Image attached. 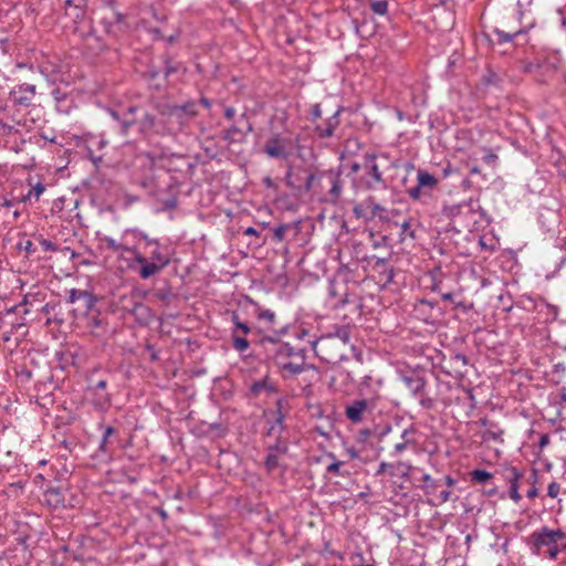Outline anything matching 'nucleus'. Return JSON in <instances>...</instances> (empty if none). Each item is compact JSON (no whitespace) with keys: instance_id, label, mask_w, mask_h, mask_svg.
<instances>
[{"instance_id":"e2e57ef3","label":"nucleus","mask_w":566,"mask_h":566,"mask_svg":"<svg viewBox=\"0 0 566 566\" xmlns=\"http://www.w3.org/2000/svg\"><path fill=\"white\" fill-rule=\"evenodd\" d=\"M549 443V436L547 433L542 434L538 441V447L541 449L545 448Z\"/></svg>"},{"instance_id":"f704fd0d","label":"nucleus","mask_w":566,"mask_h":566,"mask_svg":"<svg viewBox=\"0 0 566 566\" xmlns=\"http://www.w3.org/2000/svg\"><path fill=\"white\" fill-rule=\"evenodd\" d=\"M492 478V474L485 470H473L471 472V481L475 482V483H485L486 481H489L490 479Z\"/></svg>"},{"instance_id":"bb28decb","label":"nucleus","mask_w":566,"mask_h":566,"mask_svg":"<svg viewBox=\"0 0 566 566\" xmlns=\"http://www.w3.org/2000/svg\"><path fill=\"white\" fill-rule=\"evenodd\" d=\"M329 337H333L339 340V345L346 349V347L350 345V335L349 331L346 327H338L335 333L327 334Z\"/></svg>"},{"instance_id":"473e14b6","label":"nucleus","mask_w":566,"mask_h":566,"mask_svg":"<svg viewBox=\"0 0 566 566\" xmlns=\"http://www.w3.org/2000/svg\"><path fill=\"white\" fill-rule=\"evenodd\" d=\"M370 10L379 15H385L388 12V1L387 0H371L370 1Z\"/></svg>"},{"instance_id":"dca6fc26","label":"nucleus","mask_w":566,"mask_h":566,"mask_svg":"<svg viewBox=\"0 0 566 566\" xmlns=\"http://www.w3.org/2000/svg\"><path fill=\"white\" fill-rule=\"evenodd\" d=\"M165 176L168 178V181L166 182V188L169 195L166 199H161V202L164 210L170 211L176 209L178 203V181L175 177L168 174H165Z\"/></svg>"},{"instance_id":"c756f323","label":"nucleus","mask_w":566,"mask_h":566,"mask_svg":"<svg viewBox=\"0 0 566 566\" xmlns=\"http://www.w3.org/2000/svg\"><path fill=\"white\" fill-rule=\"evenodd\" d=\"M494 33L497 35V43L502 44V43L511 42L514 38L521 35V34L526 33V30L525 29H518V30L513 31V32H505V31H502L500 29H495Z\"/></svg>"},{"instance_id":"ddd939ff","label":"nucleus","mask_w":566,"mask_h":566,"mask_svg":"<svg viewBox=\"0 0 566 566\" xmlns=\"http://www.w3.org/2000/svg\"><path fill=\"white\" fill-rule=\"evenodd\" d=\"M263 151L272 158L287 159L290 157L285 140L281 139L279 136L270 138L264 145Z\"/></svg>"},{"instance_id":"393cba45","label":"nucleus","mask_w":566,"mask_h":566,"mask_svg":"<svg viewBox=\"0 0 566 566\" xmlns=\"http://www.w3.org/2000/svg\"><path fill=\"white\" fill-rule=\"evenodd\" d=\"M155 109L165 119L166 123L174 124V120H175L174 104L156 103Z\"/></svg>"},{"instance_id":"e433bc0d","label":"nucleus","mask_w":566,"mask_h":566,"mask_svg":"<svg viewBox=\"0 0 566 566\" xmlns=\"http://www.w3.org/2000/svg\"><path fill=\"white\" fill-rule=\"evenodd\" d=\"M45 186L41 182H38L35 186H33L25 197H23L22 201L31 200V198H34L35 200H39L41 195L44 192Z\"/></svg>"},{"instance_id":"603ef678","label":"nucleus","mask_w":566,"mask_h":566,"mask_svg":"<svg viewBox=\"0 0 566 566\" xmlns=\"http://www.w3.org/2000/svg\"><path fill=\"white\" fill-rule=\"evenodd\" d=\"M407 193L412 200H419L422 193V188L417 184V186L409 188Z\"/></svg>"},{"instance_id":"cd10ccee","label":"nucleus","mask_w":566,"mask_h":566,"mask_svg":"<svg viewBox=\"0 0 566 566\" xmlns=\"http://www.w3.org/2000/svg\"><path fill=\"white\" fill-rule=\"evenodd\" d=\"M65 14L72 18L75 23L81 22L85 18V1H78V4L72 7V10L66 8Z\"/></svg>"},{"instance_id":"f8f14e48","label":"nucleus","mask_w":566,"mask_h":566,"mask_svg":"<svg viewBox=\"0 0 566 566\" xmlns=\"http://www.w3.org/2000/svg\"><path fill=\"white\" fill-rule=\"evenodd\" d=\"M376 155L375 154H366L364 156V167L367 169V174L371 177L373 180L367 181V187L369 189L376 188L378 185H382L384 178L382 174L376 164Z\"/></svg>"},{"instance_id":"0e129e2a","label":"nucleus","mask_w":566,"mask_h":566,"mask_svg":"<svg viewBox=\"0 0 566 566\" xmlns=\"http://www.w3.org/2000/svg\"><path fill=\"white\" fill-rule=\"evenodd\" d=\"M237 328L240 329L243 334H249L251 332V328L247 323H237Z\"/></svg>"},{"instance_id":"2eb2a0df","label":"nucleus","mask_w":566,"mask_h":566,"mask_svg":"<svg viewBox=\"0 0 566 566\" xmlns=\"http://www.w3.org/2000/svg\"><path fill=\"white\" fill-rule=\"evenodd\" d=\"M368 401L366 399H357L345 407V416L353 423H359L363 420L364 412L368 409Z\"/></svg>"},{"instance_id":"f3484780","label":"nucleus","mask_w":566,"mask_h":566,"mask_svg":"<svg viewBox=\"0 0 566 566\" xmlns=\"http://www.w3.org/2000/svg\"><path fill=\"white\" fill-rule=\"evenodd\" d=\"M126 310L135 317L136 322L142 326H147L151 319V310L142 302H133L130 308Z\"/></svg>"},{"instance_id":"72a5a7b5","label":"nucleus","mask_w":566,"mask_h":566,"mask_svg":"<svg viewBox=\"0 0 566 566\" xmlns=\"http://www.w3.org/2000/svg\"><path fill=\"white\" fill-rule=\"evenodd\" d=\"M503 433H504V431L499 428H490V429L485 430L481 437H482L483 441L494 440V441L502 442L503 440L501 439V436Z\"/></svg>"},{"instance_id":"052dcab7","label":"nucleus","mask_w":566,"mask_h":566,"mask_svg":"<svg viewBox=\"0 0 566 566\" xmlns=\"http://www.w3.org/2000/svg\"><path fill=\"white\" fill-rule=\"evenodd\" d=\"M140 239L145 241L146 247H148V248H151V247H154V245H156V244H158V243H159V241H158L157 239H151V238H149V237H148L147 234H145V233H143V234L140 235Z\"/></svg>"},{"instance_id":"49530a36","label":"nucleus","mask_w":566,"mask_h":566,"mask_svg":"<svg viewBox=\"0 0 566 566\" xmlns=\"http://www.w3.org/2000/svg\"><path fill=\"white\" fill-rule=\"evenodd\" d=\"M179 64L172 63L171 59L167 57L165 60V76L168 77L169 75L178 72Z\"/></svg>"},{"instance_id":"7ed1b4c3","label":"nucleus","mask_w":566,"mask_h":566,"mask_svg":"<svg viewBox=\"0 0 566 566\" xmlns=\"http://www.w3.org/2000/svg\"><path fill=\"white\" fill-rule=\"evenodd\" d=\"M106 112L113 119L115 128H117L123 136H127L129 129L135 124H138V129L143 135L153 130L156 124V117L147 112L137 120L135 116L137 106H128L119 109L107 108Z\"/></svg>"},{"instance_id":"0eeeda50","label":"nucleus","mask_w":566,"mask_h":566,"mask_svg":"<svg viewBox=\"0 0 566 566\" xmlns=\"http://www.w3.org/2000/svg\"><path fill=\"white\" fill-rule=\"evenodd\" d=\"M67 491L69 488L65 484L50 482L43 492L44 503L53 510L65 509V495Z\"/></svg>"},{"instance_id":"c9c22d12","label":"nucleus","mask_w":566,"mask_h":566,"mask_svg":"<svg viewBox=\"0 0 566 566\" xmlns=\"http://www.w3.org/2000/svg\"><path fill=\"white\" fill-rule=\"evenodd\" d=\"M52 95L56 102V107L59 111L67 113L69 107H64V102L67 101V95L65 93H62L60 88H55L52 92Z\"/></svg>"},{"instance_id":"a18cd8bd","label":"nucleus","mask_w":566,"mask_h":566,"mask_svg":"<svg viewBox=\"0 0 566 566\" xmlns=\"http://www.w3.org/2000/svg\"><path fill=\"white\" fill-rule=\"evenodd\" d=\"M290 229L289 224H281L274 230L273 238L276 242H282L285 237V232Z\"/></svg>"},{"instance_id":"09e8293b","label":"nucleus","mask_w":566,"mask_h":566,"mask_svg":"<svg viewBox=\"0 0 566 566\" xmlns=\"http://www.w3.org/2000/svg\"><path fill=\"white\" fill-rule=\"evenodd\" d=\"M38 240L44 251L54 252L57 250L56 244H54L52 241L43 238L42 235H39Z\"/></svg>"},{"instance_id":"c85d7f7f","label":"nucleus","mask_w":566,"mask_h":566,"mask_svg":"<svg viewBox=\"0 0 566 566\" xmlns=\"http://www.w3.org/2000/svg\"><path fill=\"white\" fill-rule=\"evenodd\" d=\"M268 453H275L276 455L286 454L289 452V443L282 438H275L274 443L268 446Z\"/></svg>"},{"instance_id":"338daca9","label":"nucleus","mask_w":566,"mask_h":566,"mask_svg":"<svg viewBox=\"0 0 566 566\" xmlns=\"http://www.w3.org/2000/svg\"><path fill=\"white\" fill-rule=\"evenodd\" d=\"M125 18H126L125 14H123L120 12H114L113 13V19L118 24L124 23Z\"/></svg>"},{"instance_id":"6e6d98bb","label":"nucleus","mask_w":566,"mask_h":566,"mask_svg":"<svg viewBox=\"0 0 566 566\" xmlns=\"http://www.w3.org/2000/svg\"><path fill=\"white\" fill-rule=\"evenodd\" d=\"M419 396L421 397L419 402L422 406V408L431 409L433 407V399H431L428 396H424L423 392Z\"/></svg>"},{"instance_id":"de8ad7c7","label":"nucleus","mask_w":566,"mask_h":566,"mask_svg":"<svg viewBox=\"0 0 566 566\" xmlns=\"http://www.w3.org/2000/svg\"><path fill=\"white\" fill-rule=\"evenodd\" d=\"M258 318L273 324L275 322V314L270 310H262L258 313Z\"/></svg>"},{"instance_id":"412c9836","label":"nucleus","mask_w":566,"mask_h":566,"mask_svg":"<svg viewBox=\"0 0 566 566\" xmlns=\"http://www.w3.org/2000/svg\"><path fill=\"white\" fill-rule=\"evenodd\" d=\"M85 317L87 318V327L91 329L92 334L101 336L106 332V322L101 317L98 311L95 310V312Z\"/></svg>"},{"instance_id":"5701e85b","label":"nucleus","mask_w":566,"mask_h":566,"mask_svg":"<svg viewBox=\"0 0 566 566\" xmlns=\"http://www.w3.org/2000/svg\"><path fill=\"white\" fill-rule=\"evenodd\" d=\"M417 179H418V185L419 187H421L422 189L423 188H434L439 180L432 176L431 174H429L427 170H423V169H419L417 171Z\"/></svg>"},{"instance_id":"1a4fd4ad","label":"nucleus","mask_w":566,"mask_h":566,"mask_svg":"<svg viewBox=\"0 0 566 566\" xmlns=\"http://www.w3.org/2000/svg\"><path fill=\"white\" fill-rule=\"evenodd\" d=\"M282 409H283V403H282V400L279 399L275 403V409L269 411V415L272 416V419L270 420L271 424L266 431L268 437H274V438L282 437V434L285 430V426H284L285 415L283 413Z\"/></svg>"},{"instance_id":"f257e3e1","label":"nucleus","mask_w":566,"mask_h":566,"mask_svg":"<svg viewBox=\"0 0 566 566\" xmlns=\"http://www.w3.org/2000/svg\"><path fill=\"white\" fill-rule=\"evenodd\" d=\"M260 345L264 348L266 358L274 361L285 378L306 370L307 348L292 346L290 343H282L271 336L262 337Z\"/></svg>"},{"instance_id":"aec40b11","label":"nucleus","mask_w":566,"mask_h":566,"mask_svg":"<svg viewBox=\"0 0 566 566\" xmlns=\"http://www.w3.org/2000/svg\"><path fill=\"white\" fill-rule=\"evenodd\" d=\"M241 120H244L245 122V129L247 132H243L242 128L238 127V126H231L226 133H224V136H223V139L229 142V143H234V142H238V140H241L243 139V137L252 132V125L251 123L248 120L247 118V114L243 113L241 115Z\"/></svg>"},{"instance_id":"4468645a","label":"nucleus","mask_w":566,"mask_h":566,"mask_svg":"<svg viewBox=\"0 0 566 566\" xmlns=\"http://www.w3.org/2000/svg\"><path fill=\"white\" fill-rule=\"evenodd\" d=\"M373 259L375 260L373 269L378 273L379 283L384 286L389 285L394 280L395 271L388 266V258L373 256Z\"/></svg>"},{"instance_id":"bf43d9fd","label":"nucleus","mask_w":566,"mask_h":566,"mask_svg":"<svg viewBox=\"0 0 566 566\" xmlns=\"http://www.w3.org/2000/svg\"><path fill=\"white\" fill-rule=\"evenodd\" d=\"M452 360L455 363V364H461L462 366H467L468 365V357L464 355V354H455L453 357H452Z\"/></svg>"},{"instance_id":"a19ab883","label":"nucleus","mask_w":566,"mask_h":566,"mask_svg":"<svg viewBox=\"0 0 566 566\" xmlns=\"http://www.w3.org/2000/svg\"><path fill=\"white\" fill-rule=\"evenodd\" d=\"M280 465L279 455L275 453H268L264 460V467L269 473L273 472Z\"/></svg>"},{"instance_id":"4d7b16f0","label":"nucleus","mask_w":566,"mask_h":566,"mask_svg":"<svg viewBox=\"0 0 566 566\" xmlns=\"http://www.w3.org/2000/svg\"><path fill=\"white\" fill-rule=\"evenodd\" d=\"M482 160L489 166H494L497 161V156L493 153H488L483 156Z\"/></svg>"},{"instance_id":"680f3d73","label":"nucleus","mask_w":566,"mask_h":566,"mask_svg":"<svg viewBox=\"0 0 566 566\" xmlns=\"http://www.w3.org/2000/svg\"><path fill=\"white\" fill-rule=\"evenodd\" d=\"M392 465L387 463V462H381L376 471V475H381L384 474L389 468H391Z\"/></svg>"},{"instance_id":"7c9ffc66","label":"nucleus","mask_w":566,"mask_h":566,"mask_svg":"<svg viewBox=\"0 0 566 566\" xmlns=\"http://www.w3.org/2000/svg\"><path fill=\"white\" fill-rule=\"evenodd\" d=\"M471 205H472V202L469 201V202H463V203H459V205H452L449 207H444L443 213L448 217L453 218V217L460 214L463 209H468V210L472 211L473 208Z\"/></svg>"},{"instance_id":"79ce46f5","label":"nucleus","mask_w":566,"mask_h":566,"mask_svg":"<svg viewBox=\"0 0 566 566\" xmlns=\"http://www.w3.org/2000/svg\"><path fill=\"white\" fill-rule=\"evenodd\" d=\"M323 175H325V172H319V174H316V172H310L308 176L306 177V180H305V184H304V190L306 192L311 191L313 189V186H314V181L316 179H319L323 177Z\"/></svg>"},{"instance_id":"f03ea898","label":"nucleus","mask_w":566,"mask_h":566,"mask_svg":"<svg viewBox=\"0 0 566 566\" xmlns=\"http://www.w3.org/2000/svg\"><path fill=\"white\" fill-rule=\"evenodd\" d=\"M170 253L167 247L158 243L151 247L148 254H142L134 251V262L138 265L132 269L138 274L142 280H148L163 272L170 264Z\"/></svg>"},{"instance_id":"3c124183","label":"nucleus","mask_w":566,"mask_h":566,"mask_svg":"<svg viewBox=\"0 0 566 566\" xmlns=\"http://www.w3.org/2000/svg\"><path fill=\"white\" fill-rule=\"evenodd\" d=\"M155 296L165 303H169L172 293L170 290H159L155 293Z\"/></svg>"},{"instance_id":"4c0bfd02","label":"nucleus","mask_w":566,"mask_h":566,"mask_svg":"<svg viewBox=\"0 0 566 566\" xmlns=\"http://www.w3.org/2000/svg\"><path fill=\"white\" fill-rule=\"evenodd\" d=\"M327 457L332 459L333 462L329 465H327L326 471L335 475H345L344 473L340 472V467L343 465L344 462L336 460L335 454L332 452L328 453Z\"/></svg>"},{"instance_id":"69168bd1","label":"nucleus","mask_w":566,"mask_h":566,"mask_svg":"<svg viewBox=\"0 0 566 566\" xmlns=\"http://www.w3.org/2000/svg\"><path fill=\"white\" fill-rule=\"evenodd\" d=\"M106 387H107V381H106L105 379H101V380H98V381L93 386V388H94L95 390H104V389H106Z\"/></svg>"},{"instance_id":"58836bf2","label":"nucleus","mask_w":566,"mask_h":566,"mask_svg":"<svg viewBox=\"0 0 566 566\" xmlns=\"http://www.w3.org/2000/svg\"><path fill=\"white\" fill-rule=\"evenodd\" d=\"M397 226L400 227V241H403L407 237L415 239V233L411 230V224L409 220H403L401 223L396 222Z\"/></svg>"},{"instance_id":"774afa93","label":"nucleus","mask_w":566,"mask_h":566,"mask_svg":"<svg viewBox=\"0 0 566 566\" xmlns=\"http://www.w3.org/2000/svg\"><path fill=\"white\" fill-rule=\"evenodd\" d=\"M235 115V109L231 106L227 107L224 109V117L228 119H232Z\"/></svg>"},{"instance_id":"a211bd4d","label":"nucleus","mask_w":566,"mask_h":566,"mask_svg":"<svg viewBox=\"0 0 566 566\" xmlns=\"http://www.w3.org/2000/svg\"><path fill=\"white\" fill-rule=\"evenodd\" d=\"M339 109L336 111L331 117L327 118L324 125H317L315 133L321 138H328L334 135L335 129L339 125Z\"/></svg>"},{"instance_id":"6e6552de","label":"nucleus","mask_w":566,"mask_h":566,"mask_svg":"<svg viewBox=\"0 0 566 566\" xmlns=\"http://www.w3.org/2000/svg\"><path fill=\"white\" fill-rule=\"evenodd\" d=\"M14 104L23 107L33 105V99L36 95V86L29 83H23L13 88L10 93Z\"/></svg>"},{"instance_id":"2f4dec72","label":"nucleus","mask_w":566,"mask_h":566,"mask_svg":"<svg viewBox=\"0 0 566 566\" xmlns=\"http://www.w3.org/2000/svg\"><path fill=\"white\" fill-rule=\"evenodd\" d=\"M103 242L106 244V247L112 250L113 252H132L134 254V249L127 247V245H124L119 242H117L115 239L111 238V237H105L103 239Z\"/></svg>"},{"instance_id":"a878e982","label":"nucleus","mask_w":566,"mask_h":566,"mask_svg":"<svg viewBox=\"0 0 566 566\" xmlns=\"http://www.w3.org/2000/svg\"><path fill=\"white\" fill-rule=\"evenodd\" d=\"M366 209H368V219L379 217L380 220H388V217L385 214L386 209L373 199L366 201Z\"/></svg>"},{"instance_id":"b1692460","label":"nucleus","mask_w":566,"mask_h":566,"mask_svg":"<svg viewBox=\"0 0 566 566\" xmlns=\"http://www.w3.org/2000/svg\"><path fill=\"white\" fill-rule=\"evenodd\" d=\"M250 391L253 396L258 397L263 392H273L275 391V388L268 381L266 378H263L254 381L250 387Z\"/></svg>"},{"instance_id":"c03bdc74","label":"nucleus","mask_w":566,"mask_h":566,"mask_svg":"<svg viewBox=\"0 0 566 566\" xmlns=\"http://www.w3.org/2000/svg\"><path fill=\"white\" fill-rule=\"evenodd\" d=\"M18 249L25 251L28 255H32L35 253L36 248L34 247L31 240L21 241L18 243Z\"/></svg>"},{"instance_id":"423d86ee","label":"nucleus","mask_w":566,"mask_h":566,"mask_svg":"<svg viewBox=\"0 0 566 566\" xmlns=\"http://www.w3.org/2000/svg\"><path fill=\"white\" fill-rule=\"evenodd\" d=\"M67 301L76 305L73 308V313L76 316H88L91 313L95 312L97 298L88 291L71 289Z\"/></svg>"},{"instance_id":"9d476101","label":"nucleus","mask_w":566,"mask_h":566,"mask_svg":"<svg viewBox=\"0 0 566 566\" xmlns=\"http://www.w3.org/2000/svg\"><path fill=\"white\" fill-rule=\"evenodd\" d=\"M175 120L179 128H182L187 120L198 115L197 103L195 101H188L182 105L174 104Z\"/></svg>"},{"instance_id":"13d9d810","label":"nucleus","mask_w":566,"mask_h":566,"mask_svg":"<svg viewBox=\"0 0 566 566\" xmlns=\"http://www.w3.org/2000/svg\"><path fill=\"white\" fill-rule=\"evenodd\" d=\"M321 116H322L321 105L314 104L312 106V111H311V120L314 122V120L321 118Z\"/></svg>"},{"instance_id":"6ab92c4d","label":"nucleus","mask_w":566,"mask_h":566,"mask_svg":"<svg viewBox=\"0 0 566 566\" xmlns=\"http://www.w3.org/2000/svg\"><path fill=\"white\" fill-rule=\"evenodd\" d=\"M522 476H523V473L514 467L510 468L507 470V474L505 475V479L510 483V497L516 503L522 499V496L518 492V488H520L518 481Z\"/></svg>"},{"instance_id":"4be33fe9","label":"nucleus","mask_w":566,"mask_h":566,"mask_svg":"<svg viewBox=\"0 0 566 566\" xmlns=\"http://www.w3.org/2000/svg\"><path fill=\"white\" fill-rule=\"evenodd\" d=\"M331 179V189L328 191V195L331 197L332 202H336V200L342 195V181H340V174H334L333 171L327 172Z\"/></svg>"},{"instance_id":"5fc2aeb1","label":"nucleus","mask_w":566,"mask_h":566,"mask_svg":"<svg viewBox=\"0 0 566 566\" xmlns=\"http://www.w3.org/2000/svg\"><path fill=\"white\" fill-rule=\"evenodd\" d=\"M354 213L357 218L368 219V209H366V202L354 208Z\"/></svg>"},{"instance_id":"37998d69","label":"nucleus","mask_w":566,"mask_h":566,"mask_svg":"<svg viewBox=\"0 0 566 566\" xmlns=\"http://www.w3.org/2000/svg\"><path fill=\"white\" fill-rule=\"evenodd\" d=\"M422 481L426 484L424 491L427 494H430L436 491L438 484L437 481H434L430 474H423Z\"/></svg>"},{"instance_id":"39448f33","label":"nucleus","mask_w":566,"mask_h":566,"mask_svg":"<svg viewBox=\"0 0 566 566\" xmlns=\"http://www.w3.org/2000/svg\"><path fill=\"white\" fill-rule=\"evenodd\" d=\"M310 344L315 355L328 364H336L347 358L346 349L339 345V340L328 335L310 340Z\"/></svg>"},{"instance_id":"20e7f679","label":"nucleus","mask_w":566,"mask_h":566,"mask_svg":"<svg viewBox=\"0 0 566 566\" xmlns=\"http://www.w3.org/2000/svg\"><path fill=\"white\" fill-rule=\"evenodd\" d=\"M562 538H566V534L560 528L551 530L547 526H543L532 533L530 543L535 554L539 555L542 549L546 548L549 559H556L560 551L558 542Z\"/></svg>"},{"instance_id":"8fccbe9b","label":"nucleus","mask_w":566,"mask_h":566,"mask_svg":"<svg viewBox=\"0 0 566 566\" xmlns=\"http://www.w3.org/2000/svg\"><path fill=\"white\" fill-rule=\"evenodd\" d=\"M114 431H115L114 428L111 427V426L105 428V431H104L102 441L99 443L98 450H101V451H105L106 450L107 440L114 433Z\"/></svg>"},{"instance_id":"864d4df0","label":"nucleus","mask_w":566,"mask_h":566,"mask_svg":"<svg viewBox=\"0 0 566 566\" xmlns=\"http://www.w3.org/2000/svg\"><path fill=\"white\" fill-rule=\"evenodd\" d=\"M559 490H560V485L557 482H552L548 484L547 495L549 497L555 499L558 495Z\"/></svg>"},{"instance_id":"9b49d317","label":"nucleus","mask_w":566,"mask_h":566,"mask_svg":"<svg viewBox=\"0 0 566 566\" xmlns=\"http://www.w3.org/2000/svg\"><path fill=\"white\" fill-rule=\"evenodd\" d=\"M400 379L413 397L421 395L427 385L424 377L413 370L401 374Z\"/></svg>"},{"instance_id":"ea45409f","label":"nucleus","mask_w":566,"mask_h":566,"mask_svg":"<svg viewBox=\"0 0 566 566\" xmlns=\"http://www.w3.org/2000/svg\"><path fill=\"white\" fill-rule=\"evenodd\" d=\"M232 346L235 350L242 353L250 346V342L244 337H239L235 334L232 335Z\"/></svg>"}]
</instances>
